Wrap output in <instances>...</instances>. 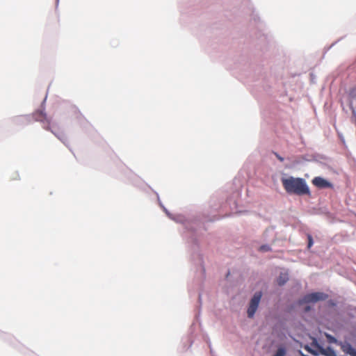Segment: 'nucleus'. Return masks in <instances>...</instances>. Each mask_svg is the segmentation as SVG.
<instances>
[{
  "label": "nucleus",
  "instance_id": "nucleus-2",
  "mask_svg": "<svg viewBox=\"0 0 356 356\" xmlns=\"http://www.w3.org/2000/svg\"><path fill=\"white\" fill-rule=\"evenodd\" d=\"M328 296L322 292H315L305 295L301 300L300 304L303 303H315L318 301L325 300Z\"/></svg>",
  "mask_w": 356,
  "mask_h": 356
},
{
  "label": "nucleus",
  "instance_id": "nucleus-14",
  "mask_svg": "<svg viewBox=\"0 0 356 356\" xmlns=\"http://www.w3.org/2000/svg\"><path fill=\"white\" fill-rule=\"evenodd\" d=\"M347 348L348 349V350H347V351L348 353H350V355H353V353H352V352H353V349L351 348V346L350 345H348Z\"/></svg>",
  "mask_w": 356,
  "mask_h": 356
},
{
  "label": "nucleus",
  "instance_id": "nucleus-12",
  "mask_svg": "<svg viewBox=\"0 0 356 356\" xmlns=\"http://www.w3.org/2000/svg\"><path fill=\"white\" fill-rule=\"evenodd\" d=\"M312 245H313L312 237L310 235H309L308 236V248H310Z\"/></svg>",
  "mask_w": 356,
  "mask_h": 356
},
{
  "label": "nucleus",
  "instance_id": "nucleus-6",
  "mask_svg": "<svg viewBox=\"0 0 356 356\" xmlns=\"http://www.w3.org/2000/svg\"><path fill=\"white\" fill-rule=\"evenodd\" d=\"M35 118L38 121L40 122H47L48 124L49 123L47 115L42 111H37L35 113Z\"/></svg>",
  "mask_w": 356,
  "mask_h": 356
},
{
  "label": "nucleus",
  "instance_id": "nucleus-11",
  "mask_svg": "<svg viewBox=\"0 0 356 356\" xmlns=\"http://www.w3.org/2000/svg\"><path fill=\"white\" fill-rule=\"evenodd\" d=\"M259 250L262 252H268L270 250V248L268 245H261Z\"/></svg>",
  "mask_w": 356,
  "mask_h": 356
},
{
  "label": "nucleus",
  "instance_id": "nucleus-13",
  "mask_svg": "<svg viewBox=\"0 0 356 356\" xmlns=\"http://www.w3.org/2000/svg\"><path fill=\"white\" fill-rule=\"evenodd\" d=\"M275 155L279 161H280L281 162L284 161V158L282 157L280 154H278L277 153H275Z\"/></svg>",
  "mask_w": 356,
  "mask_h": 356
},
{
  "label": "nucleus",
  "instance_id": "nucleus-8",
  "mask_svg": "<svg viewBox=\"0 0 356 356\" xmlns=\"http://www.w3.org/2000/svg\"><path fill=\"white\" fill-rule=\"evenodd\" d=\"M286 355V349L283 347L279 348L273 356H284Z\"/></svg>",
  "mask_w": 356,
  "mask_h": 356
},
{
  "label": "nucleus",
  "instance_id": "nucleus-4",
  "mask_svg": "<svg viewBox=\"0 0 356 356\" xmlns=\"http://www.w3.org/2000/svg\"><path fill=\"white\" fill-rule=\"evenodd\" d=\"M312 184L318 188H332L333 184L321 177H315L312 180Z\"/></svg>",
  "mask_w": 356,
  "mask_h": 356
},
{
  "label": "nucleus",
  "instance_id": "nucleus-7",
  "mask_svg": "<svg viewBox=\"0 0 356 356\" xmlns=\"http://www.w3.org/2000/svg\"><path fill=\"white\" fill-rule=\"evenodd\" d=\"M289 280V275L287 273H281L277 277V282L280 286L284 285Z\"/></svg>",
  "mask_w": 356,
  "mask_h": 356
},
{
  "label": "nucleus",
  "instance_id": "nucleus-5",
  "mask_svg": "<svg viewBox=\"0 0 356 356\" xmlns=\"http://www.w3.org/2000/svg\"><path fill=\"white\" fill-rule=\"evenodd\" d=\"M348 99L350 107L352 110V113L356 122V88H353L350 90L348 93Z\"/></svg>",
  "mask_w": 356,
  "mask_h": 356
},
{
  "label": "nucleus",
  "instance_id": "nucleus-10",
  "mask_svg": "<svg viewBox=\"0 0 356 356\" xmlns=\"http://www.w3.org/2000/svg\"><path fill=\"white\" fill-rule=\"evenodd\" d=\"M327 353H325L324 350L323 352V354L327 355V356H332L334 355V350L330 348H328L326 350Z\"/></svg>",
  "mask_w": 356,
  "mask_h": 356
},
{
  "label": "nucleus",
  "instance_id": "nucleus-3",
  "mask_svg": "<svg viewBox=\"0 0 356 356\" xmlns=\"http://www.w3.org/2000/svg\"><path fill=\"white\" fill-rule=\"evenodd\" d=\"M262 293L261 291L256 292L251 299L248 309V316L252 318L258 308L259 302L261 300Z\"/></svg>",
  "mask_w": 356,
  "mask_h": 356
},
{
  "label": "nucleus",
  "instance_id": "nucleus-9",
  "mask_svg": "<svg viewBox=\"0 0 356 356\" xmlns=\"http://www.w3.org/2000/svg\"><path fill=\"white\" fill-rule=\"evenodd\" d=\"M326 337H327V341H328L329 343H336L337 342V339L334 337H332V336H331L330 334H326Z\"/></svg>",
  "mask_w": 356,
  "mask_h": 356
},
{
  "label": "nucleus",
  "instance_id": "nucleus-1",
  "mask_svg": "<svg viewBox=\"0 0 356 356\" xmlns=\"http://www.w3.org/2000/svg\"><path fill=\"white\" fill-rule=\"evenodd\" d=\"M282 186L290 195H310V190L306 181L300 177H289L282 178Z\"/></svg>",
  "mask_w": 356,
  "mask_h": 356
}]
</instances>
